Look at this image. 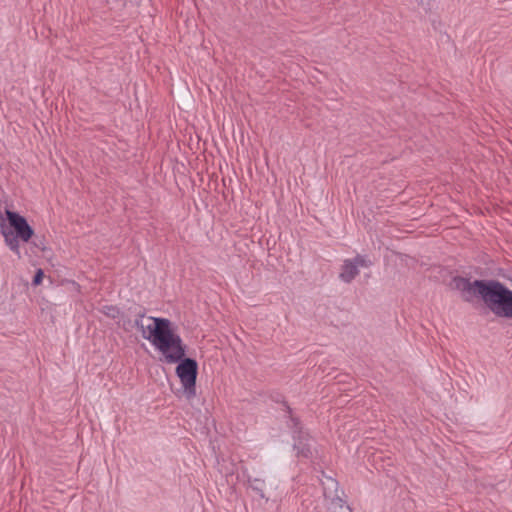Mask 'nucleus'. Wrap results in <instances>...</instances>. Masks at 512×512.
<instances>
[{
  "label": "nucleus",
  "mask_w": 512,
  "mask_h": 512,
  "mask_svg": "<svg viewBox=\"0 0 512 512\" xmlns=\"http://www.w3.org/2000/svg\"><path fill=\"white\" fill-rule=\"evenodd\" d=\"M136 327L142 338L162 356L168 364L178 363L176 375L180 379L184 394L187 398L196 395V379L198 364L194 359L184 358L185 344L172 321L167 318L140 316Z\"/></svg>",
  "instance_id": "f257e3e1"
},
{
  "label": "nucleus",
  "mask_w": 512,
  "mask_h": 512,
  "mask_svg": "<svg viewBox=\"0 0 512 512\" xmlns=\"http://www.w3.org/2000/svg\"><path fill=\"white\" fill-rule=\"evenodd\" d=\"M454 286L462 292L467 301L479 296L493 313L512 318V291L499 282L479 280L471 282L459 277L454 279Z\"/></svg>",
  "instance_id": "f03ea898"
},
{
  "label": "nucleus",
  "mask_w": 512,
  "mask_h": 512,
  "mask_svg": "<svg viewBox=\"0 0 512 512\" xmlns=\"http://www.w3.org/2000/svg\"><path fill=\"white\" fill-rule=\"evenodd\" d=\"M0 233L5 245L20 258V242H29L34 235V229L19 213L0 209Z\"/></svg>",
  "instance_id": "7ed1b4c3"
},
{
  "label": "nucleus",
  "mask_w": 512,
  "mask_h": 512,
  "mask_svg": "<svg viewBox=\"0 0 512 512\" xmlns=\"http://www.w3.org/2000/svg\"><path fill=\"white\" fill-rule=\"evenodd\" d=\"M370 263L363 257L357 256L354 260H346L342 266L340 278L345 282H350L358 274V267H367Z\"/></svg>",
  "instance_id": "20e7f679"
},
{
  "label": "nucleus",
  "mask_w": 512,
  "mask_h": 512,
  "mask_svg": "<svg viewBox=\"0 0 512 512\" xmlns=\"http://www.w3.org/2000/svg\"><path fill=\"white\" fill-rule=\"evenodd\" d=\"M101 312L109 318L116 319L120 315L118 307L113 305H105L101 308Z\"/></svg>",
  "instance_id": "39448f33"
},
{
  "label": "nucleus",
  "mask_w": 512,
  "mask_h": 512,
  "mask_svg": "<svg viewBox=\"0 0 512 512\" xmlns=\"http://www.w3.org/2000/svg\"><path fill=\"white\" fill-rule=\"evenodd\" d=\"M43 278H44V272L42 269H38L35 276H34V279H33V284L35 286H38L42 283L43 281Z\"/></svg>",
  "instance_id": "423d86ee"
}]
</instances>
